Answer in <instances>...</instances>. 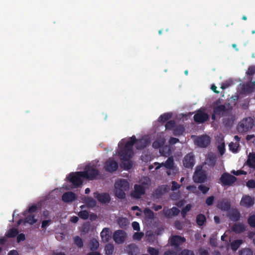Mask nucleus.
Listing matches in <instances>:
<instances>
[{"instance_id":"1","label":"nucleus","mask_w":255,"mask_h":255,"mask_svg":"<svg viewBox=\"0 0 255 255\" xmlns=\"http://www.w3.org/2000/svg\"><path fill=\"white\" fill-rule=\"evenodd\" d=\"M134 137L132 138V141L127 142L125 146L120 148L119 155L122 161L121 166L125 170H129L132 167V162L130 159L133 154V146L135 142Z\"/></svg>"},{"instance_id":"2","label":"nucleus","mask_w":255,"mask_h":255,"mask_svg":"<svg viewBox=\"0 0 255 255\" xmlns=\"http://www.w3.org/2000/svg\"><path fill=\"white\" fill-rule=\"evenodd\" d=\"M227 107L225 105L222 104V100L217 99L212 103L213 111L217 115V118L227 117L230 115L232 110V108L229 107L230 104H227Z\"/></svg>"},{"instance_id":"3","label":"nucleus","mask_w":255,"mask_h":255,"mask_svg":"<svg viewBox=\"0 0 255 255\" xmlns=\"http://www.w3.org/2000/svg\"><path fill=\"white\" fill-rule=\"evenodd\" d=\"M82 178H84V175L82 171L71 172L67 177L68 180L75 187H78L82 185L83 182Z\"/></svg>"},{"instance_id":"4","label":"nucleus","mask_w":255,"mask_h":255,"mask_svg":"<svg viewBox=\"0 0 255 255\" xmlns=\"http://www.w3.org/2000/svg\"><path fill=\"white\" fill-rule=\"evenodd\" d=\"M253 126V119L250 117H248L243 119L239 123L237 129L240 132H245L252 129Z\"/></svg>"},{"instance_id":"5","label":"nucleus","mask_w":255,"mask_h":255,"mask_svg":"<svg viewBox=\"0 0 255 255\" xmlns=\"http://www.w3.org/2000/svg\"><path fill=\"white\" fill-rule=\"evenodd\" d=\"M82 172L84 175V178L89 180L95 179L100 173L99 170L95 165L87 166L85 170Z\"/></svg>"},{"instance_id":"6","label":"nucleus","mask_w":255,"mask_h":255,"mask_svg":"<svg viewBox=\"0 0 255 255\" xmlns=\"http://www.w3.org/2000/svg\"><path fill=\"white\" fill-rule=\"evenodd\" d=\"M236 177L227 172L223 173L220 178V183L223 186H231L237 181Z\"/></svg>"},{"instance_id":"7","label":"nucleus","mask_w":255,"mask_h":255,"mask_svg":"<svg viewBox=\"0 0 255 255\" xmlns=\"http://www.w3.org/2000/svg\"><path fill=\"white\" fill-rule=\"evenodd\" d=\"M207 175L202 169H196L193 176L194 182L197 183H203L207 180Z\"/></svg>"},{"instance_id":"8","label":"nucleus","mask_w":255,"mask_h":255,"mask_svg":"<svg viewBox=\"0 0 255 255\" xmlns=\"http://www.w3.org/2000/svg\"><path fill=\"white\" fill-rule=\"evenodd\" d=\"M255 87V81L241 84L240 93L243 95H248L254 92Z\"/></svg>"},{"instance_id":"9","label":"nucleus","mask_w":255,"mask_h":255,"mask_svg":"<svg viewBox=\"0 0 255 255\" xmlns=\"http://www.w3.org/2000/svg\"><path fill=\"white\" fill-rule=\"evenodd\" d=\"M183 164L186 168L192 169L195 164V156L192 152L187 154L183 159Z\"/></svg>"},{"instance_id":"10","label":"nucleus","mask_w":255,"mask_h":255,"mask_svg":"<svg viewBox=\"0 0 255 255\" xmlns=\"http://www.w3.org/2000/svg\"><path fill=\"white\" fill-rule=\"evenodd\" d=\"M193 119L195 123L201 124L208 121L209 117L207 113L202 110H198L194 115Z\"/></svg>"},{"instance_id":"11","label":"nucleus","mask_w":255,"mask_h":255,"mask_svg":"<svg viewBox=\"0 0 255 255\" xmlns=\"http://www.w3.org/2000/svg\"><path fill=\"white\" fill-rule=\"evenodd\" d=\"M210 138L207 135L198 136L195 140L196 144L200 147H207L210 144Z\"/></svg>"},{"instance_id":"12","label":"nucleus","mask_w":255,"mask_h":255,"mask_svg":"<svg viewBox=\"0 0 255 255\" xmlns=\"http://www.w3.org/2000/svg\"><path fill=\"white\" fill-rule=\"evenodd\" d=\"M118 168V163L113 159L110 158L105 162V169L108 172L113 173Z\"/></svg>"},{"instance_id":"13","label":"nucleus","mask_w":255,"mask_h":255,"mask_svg":"<svg viewBox=\"0 0 255 255\" xmlns=\"http://www.w3.org/2000/svg\"><path fill=\"white\" fill-rule=\"evenodd\" d=\"M126 237V233L124 231L121 230L116 231L113 235V239L115 242L118 244L123 243Z\"/></svg>"},{"instance_id":"14","label":"nucleus","mask_w":255,"mask_h":255,"mask_svg":"<svg viewBox=\"0 0 255 255\" xmlns=\"http://www.w3.org/2000/svg\"><path fill=\"white\" fill-rule=\"evenodd\" d=\"M94 196L101 203H109L111 200L110 196L107 193H99L96 192L94 193Z\"/></svg>"},{"instance_id":"15","label":"nucleus","mask_w":255,"mask_h":255,"mask_svg":"<svg viewBox=\"0 0 255 255\" xmlns=\"http://www.w3.org/2000/svg\"><path fill=\"white\" fill-rule=\"evenodd\" d=\"M134 137L135 142L134 144H136V148L137 149L142 150L146 147L147 145L148 142L146 139L141 138L139 139H137L134 135L132 136L129 138V140L127 142H129L132 141V138Z\"/></svg>"},{"instance_id":"16","label":"nucleus","mask_w":255,"mask_h":255,"mask_svg":"<svg viewBox=\"0 0 255 255\" xmlns=\"http://www.w3.org/2000/svg\"><path fill=\"white\" fill-rule=\"evenodd\" d=\"M185 239L178 235L173 236L170 240V244L172 246L178 248L179 246L185 242Z\"/></svg>"},{"instance_id":"17","label":"nucleus","mask_w":255,"mask_h":255,"mask_svg":"<svg viewBox=\"0 0 255 255\" xmlns=\"http://www.w3.org/2000/svg\"><path fill=\"white\" fill-rule=\"evenodd\" d=\"M134 191L132 193V196L136 199H138L141 196L144 194L145 190L143 186L135 184L134 186Z\"/></svg>"},{"instance_id":"18","label":"nucleus","mask_w":255,"mask_h":255,"mask_svg":"<svg viewBox=\"0 0 255 255\" xmlns=\"http://www.w3.org/2000/svg\"><path fill=\"white\" fill-rule=\"evenodd\" d=\"M217 207L224 211H228L231 208V203L228 199H224L218 202Z\"/></svg>"},{"instance_id":"19","label":"nucleus","mask_w":255,"mask_h":255,"mask_svg":"<svg viewBox=\"0 0 255 255\" xmlns=\"http://www.w3.org/2000/svg\"><path fill=\"white\" fill-rule=\"evenodd\" d=\"M240 204L246 207H250L254 204V200L250 196L245 195L241 199Z\"/></svg>"},{"instance_id":"20","label":"nucleus","mask_w":255,"mask_h":255,"mask_svg":"<svg viewBox=\"0 0 255 255\" xmlns=\"http://www.w3.org/2000/svg\"><path fill=\"white\" fill-rule=\"evenodd\" d=\"M115 188H119L127 191L129 188V183L125 179H120L115 182Z\"/></svg>"},{"instance_id":"21","label":"nucleus","mask_w":255,"mask_h":255,"mask_svg":"<svg viewBox=\"0 0 255 255\" xmlns=\"http://www.w3.org/2000/svg\"><path fill=\"white\" fill-rule=\"evenodd\" d=\"M76 195L72 192H67L62 196V200L63 202L68 203L74 201L76 199Z\"/></svg>"},{"instance_id":"22","label":"nucleus","mask_w":255,"mask_h":255,"mask_svg":"<svg viewBox=\"0 0 255 255\" xmlns=\"http://www.w3.org/2000/svg\"><path fill=\"white\" fill-rule=\"evenodd\" d=\"M101 237L103 242H108L111 238L110 229L108 228L103 229L101 233Z\"/></svg>"},{"instance_id":"23","label":"nucleus","mask_w":255,"mask_h":255,"mask_svg":"<svg viewBox=\"0 0 255 255\" xmlns=\"http://www.w3.org/2000/svg\"><path fill=\"white\" fill-rule=\"evenodd\" d=\"M127 252L128 255H136L139 252L138 247L134 244H130L127 247Z\"/></svg>"},{"instance_id":"24","label":"nucleus","mask_w":255,"mask_h":255,"mask_svg":"<svg viewBox=\"0 0 255 255\" xmlns=\"http://www.w3.org/2000/svg\"><path fill=\"white\" fill-rule=\"evenodd\" d=\"M163 166L167 169H173L174 168V159L173 156L169 157L164 163L162 162L160 164V167Z\"/></svg>"},{"instance_id":"25","label":"nucleus","mask_w":255,"mask_h":255,"mask_svg":"<svg viewBox=\"0 0 255 255\" xmlns=\"http://www.w3.org/2000/svg\"><path fill=\"white\" fill-rule=\"evenodd\" d=\"M246 226L242 223H238L234 225L232 227V230L237 234L243 233L246 231Z\"/></svg>"},{"instance_id":"26","label":"nucleus","mask_w":255,"mask_h":255,"mask_svg":"<svg viewBox=\"0 0 255 255\" xmlns=\"http://www.w3.org/2000/svg\"><path fill=\"white\" fill-rule=\"evenodd\" d=\"M230 219L233 222L238 221L241 217V214L239 211L237 210H233L229 214Z\"/></svg>"},{"instance_id":"27","label":"nucleus","mask_w":255,"mask_h":255,"mask_svg":"<svg viewBox=\"0 0 255 255\" xmlns=\"http://www.w3.org/2000/svg\"><path fill=\"white\" fill-rule=\"evenodd\" d=\"M167 192V189L164 186H158L153 192L154 196L157 198L161 197L164 193Z\"/></svg>"},{"instance_id":"28","label":"nucleus","mask_w":255,"mask_h":255,"mask_svg":"<svg viewBox=\"0 0 255 255\" xmlns=\"http://www.w3.org/2000/svg\"><path fill=\"white\" fill-rule=\"evenodd\" d=\"M247 164L249 167L255 169V152L249 153Z\"/></svg>"},{"instance_id":"29","label":"nucleus","mask_w":255,"mask_h":255,"mask_svg":"<svg viewBox=\"0 0 255 255\" xmlns=\"http://www.w3.org/2000/svg\"><path fill=\"white\" fill-rule=\"evenodd\" d=\"M90 249L92 252L96 251L99 247V243L95 238L92 239L89 243Z\"/></svg>"},{"instance_id":"30","label":"nucleus","mask_w":255,"mask_h":255,"mask_svg":"<svg viewBox=\"0 0 255 255\" xmlns=\"http://www.w3.org/2000/svg\"><path fill=\"white\" fill-rule=\"evenodd\" d=\"M159 152L162 156H168L171 154L170 147L167 145L163 146L159 149Z\"/></svg>"},{"instance_id":"31","label":"nucleus","mask_w":255,"mask_h":255,"mask_svg":"<svg viewBox=\"0 0 255 255\" xmlns=\"http://www.w3.org/2000/svg\"><path fill=\"white\" fill-rule=\"evenodd\" d=\"M118 223L121 228H126L129 224V221L126 218L120 217L118 219Z\"/></svg>"},{"instance_id":"32","label":"nucleus","mask_w":255,"mask_h":255,"mask_svg":"<svg viewBox=\"0 0 255 255\" xmlns=\"http://www.w3.org/2000/svg\"><path fill=\"white\" fill-rule=\"evenodd\" d=\"M126 190L123 189L115 188V195L119 199H123L126 198Z\"/></svg>"},{"instance_id":"33","label":"nucleus","mask_w":255,"mask_h":255,"mask_svg":"<svg viewBox=\"0 0 255 255\" xmlns=\"http://www.w3.org/2000/svg\"><path fill=\"white\" fill-rule=\"evenodd\" d=\"M206 222L205 216L202 214L198 215L196 217V223L199 226H203Z\"/></svg>"},{"instance_id":"34","label":"nucleus","mask_w":255,"mask_h":255,"mask_svg":"<svg viewBox=\"0 0 255 255\" xmlns=\"http://www.w3.org/2000/svg\"><path fill=\"white\" fill-rule=\"evenodd\" d=\"M172 114L170 113H164L159 117L158 121L160 123H165L169 120L172 117Z\"/></svg>"},{"instance_id":"35","label":"nucleus","mask_w":255,"mask_h":255,"mask_svg":"<svg viewBox=\"0 0 255 255\" xmlns=\"http://www.w3.org/2000/svg\"><path fill=\"white\" fill-rule=\"evenodd\" d=\"M246 74L248 76H249V79L252 81L253 79V76L255 74V65L250 66L248 67Z\"/></svg>"},{"instance_id":"36","label":"nucleus","mask_w":255,"mask_h":255,"mask_svg":"<svg viewBox=\"0 0 255 255\" xmlns=\"http://www.w3.org/2000/svg\"><path fill=\"white\" fill-rule=\"evenodd\" d=\"M184 128L181 125H179L174 128L173 134L175 136L182 135L184 132Z\"/></svg>"},{"instance_id":"37","label":"nucleus","mask_w":255,"mask_h":255,"mask_svg":"<svg viewBox=\"0 0 255 255\" xmlns=\"http://www.w3.org/2000/svg\"><path fill=\"white\" fill-rule=\"evenodd\" d=\"M85 202L88 206L92 208L95 207L97 204L96 201L91 197H86Z\"/></svg>"},{"instance_id":"38","label":"nucleus","mask_w":255,"mask_h":255,"mask_svg":"<svg viewBox=\"0 0 255 255\" xmlns=\"http://www.w3.org/2000/svg\"><path fill=\"white\" fill-rule=\"evenodd\" d=\"M243 241L241 240H236L234 241L232 243H231V249L233 251H236L241 245Z\"/></svg>"},{"instance_id":"39","label":"nucleus","mask_w":255,"mask_h":255,"mask_svg":"<svg viewBox=\"0 0 255 255\" xmlns=\"http://www.w3.org/2000/svg\"><path fill=\"white\" fill-rule=\"evenodd\" d=\"M73 242L74 244L79 248H82L83 247V241L79 236H77L74 237Z\"/></svg>"},{"instance_id":"40","label":"nucleus","mask_w":255,"mask_h":255,"mask_svg":"<svg viewBox=\"0 0 255 255\" xmlns=\"http://www.w3.org/2000/svg\"><path fill=\"white\" fill-rule=\"evenodd\" d=\"M37 221V220L35 218V216L31 215L27 216L24 219L25 223H28L30 225H33L36 223Z\"/></svg>"},{"instance_id":"41","label":"nucleus","mask_w":255,"mask_h":255,"mask_svg":"<svg viewBox=\"0 0 255 255\" xmlns=\"http://www.w3.org/2000/svg\"><path fill=\"white\" fill-rule=\"evenodd\" d=\"M105 250L107 255H112L114 251V247L113 245L108 244L105 246Z\"/></svg>"},{"instance_id":"42","label":"nucleus","mask_w":255,"mask_h":255,"mask_svg":"<svg viewBox=\"0 0 255 255\" xmlns=\"http://www.w3.org/2000/svg\"><path fill=\"white\" fill-rule=\"evenodd\" d=\"M18 234V230L16 228H12L10 229L7 233L6 236L8 238H14Z\"/></svg>"},{"instance_id":"43","label":"nucleus","mask_w":255,"mask_h":255,"mask_svg":"<svg viewBox=\"0 0 255 255\" xmlns=\"http://www.w3.org/2000/svg\"><path fill=\"white\" fill-rule=\"evenodd\" d=\"M144 213L145 216L148 219H152L154 218V213L149 208H145L144 210Z\"/></svg>"},{"instance_id":"44","label":"nucleus","mask_w":255,"mask_h":255,"mask_svg":"<svg viewBox=\"0 0 255 255\" xmlns=\"http://www.w3.org/2000/svg\"><path fill=\"white\" fill-rule=\"evenodd\" d=\"M175 125L176 122L174 120H170L167 122L165 126L166 129L171 130L175 127Z\"/></svg>"},{"instance_id":"45","label":"nucleus","mask_w":255,"mask_h":255,"mask_svg":"<svg viewBox=\"0 0 255 255\" xmlns=\"http://www.w3.org/2000/svg\"><path fill=\"white\" fill-rule=\"evenodd\" d=\"M248 223L250 226L255 228V215H252L249 217Z\"/></svg>"},{"instance_id":"46","label":"nucleus","mask_w":255,"mask_h":255,"mask_svg":"<svg viewBox=\"0 0 255 255\" xmlns=\"http://www.w3.org/2000/svg\"><path fill=\"white\" fill-rule=\"evenodd\" d=\"M147 251L150 255H158L159 251L157 249L151 247L147 248Z\"/></svg>"},{"instance_id":"47","label":"nucleus","mask_w":255,"mask_h":255,"mask_svg":"<svg viewBox=\"0 0 255 255\" xmlns=\"http://www.w3.org/2000/svg\"><path fill=\"white\" fill-rule=\"evenodd\" d=\"M239 255H253V252L250 249H243L239 252Z\"/></svg>"},{"instance_id":"48","label":"nucleus","mask_w":255,"mask_h":255,"mask_svg":"<svg viewBox=\"0 0 255 255\" xmlns=\"http://www.w3.org/2000/svg\"><path fill=\"white\" fill-rule=\"evenodd\" d=\"M78 216L80 218L84 220H86L88 218L89 214L87 211L83 210L79 212Z\"/></svg>"},{"instance_id":"49","label":"nucleus","mask_w":255,"mask_h":255,"mask_svg":"<svg viewBox=\"0 0 255 255\" xmlns=\"http://www.w3.org/2000/svg\"><path fill=\"white\" fill-rule=\"evenodd\" d=\"M198 188L203 194H206L210 189L209 187L206 186L203 184L199 185Z\"/></svg>"},{"instance_id":"50","label":"nucleus","mask_w":255,"mask_h":255,"mask_svg":"<svg viewBox=\"0 0 255 255\" xmlns=\"http://www.w3.org/2000/svg\"><path fill=\"white\" fill-rule=\"evenodd\" d=\"M239 145V143L231 142L229 145L230 150L233 152H237Z\"/></svg>"},{"instance_id":"51","label":"nucleus","mask_w":255,"mask_h":255,"mask_svg":"<svg viewBox=\"0 0 255 255\" xmlns=\"http://www.w3.org/2000/svg\"><path fill=\"white\" fill-rule=\"evenodd\" d=\"M191 208V205L190 204H187L181 211V215L182 217H185L186 214L188 212Z\"/></svg>"},{"instance_id":"52","label":"nucleus","mask_w":255,"mask_h":255,"mask_svg":"<svg viewBox=\"0 0 255 255\" xmlns=\"http://www.w3.org/2000/svg\"><path fill=\"white\" fill-rule=\"evenodd\" d=\"M178 255H195L193 251L188 250L184 249L182 250Z\"/></svg>"},{"instance_id":"53","label":"nucleus","mask_w":255,"mask_h":255,"mask_svg":"<svg viewBox=\"0 0 255 255\" xmlns=\"http://www.w3.org/2000/svg\"><path fill=\"white\" fill-rule=\"evenodd\" d=\"M163 144V142L162 141L156 140L153 142L152 147L155 149L160 148Z\"/></svg>"},{"instance_id":"54","label":"nucleus","mask_w":255,"mask_h":255,"mask_svg":"<svg viewBox=\"0 0 255 255\" xmlns=\"http://www.w3.org/2000/svg\"><path fill=\"white\" fill-rule=\"evenodd\" d=\"M162 213L167 218H170L172 216L170 209L164 208L162 210Z\"/></svg>"},{"instance_id":"55","label":"nucleus","mask_w":255,"mask_h":255,"mask_svg":"<svg viewBox=\"0 0 255 255\" xmlns=\"http://www.w3.org/2000/svg\"><path fill=\"white\" fill-rule=\"evenodd\" d=\"M218 150L221 155H223L225 152V145L222 143L218 146Z\"/></svg>"},{"instance_id":"56","label":"nucleus","mask_w":255,"mask_h":255,"mask_svg":"<svg viewBox=\"0 0 255 255\" xmlns=\"http://www.w3.org/2000/svg\"><path fill=\"white\" fill-rule=\"evenodd\" d=\"M214 200L215 197L214 196H211L210 197H208L206 200V204L208 206H212L214 203Z\"/></svg>"},{"instance_id":"57","label":"nucleus","mask_w":255,"mask_h":255,"mask_svg":"<svg viewBox=\"0 0 255 255\" xmlns=\"http://www.w3.org/2000/svg\"><path fill=\"white\" fill-rule=\"evenodd\" d=\"M143 236V233L142 232H136L133 235V238L134 240H136L139 241L141 239L142 237Z\"/></svg>"},{"instance_id":"58","label":"nucleus","mask_w":255,"mask_h":255,"mask_svg":"<svg viewBox=\"0 0 255 255\" xmlns=\"http://www.w3.org/2000/svg\"><path fill=\"white\" fill-rule=\"evenodd\" d=\"M247 186L249 188H255V180H249L246 183Z\"/></svg>"},{"instance_id":"59","label":"nucleus","mask_w":255,"mask_h":255,"mask_svg":"<svg viewBox=\"0 0 255 255\" xmlns=\"http://www.w3.org/2000/svg\"><path fill=\"white\" fill-rule=\"evenodd\" d=\"M171 190L172 191L176 190L179 189L181 187V185H179L177 182L175 181H172Z\"/></svg>"},{"instance_id":"60","label":"nucleus","mask_w":255,"mask_h":255,"mask_svg":"<svg viewBox=\"0 0 255 255\" xmlns=\"http://www.w3.org/2000/svg\"><path fill=\"white\" fill-rule=\"evenodd\" d=\"M187 189L196 194H198L196 187L195 185H190L187 187Z\"/></svg>"},{"instance_id":"61","label":"nucleus","mask_w":255,"mask_h":255,"mask_svg":"<svg viewBox=\"0 0 255 255\" xmlns=\"http://www.w3.org/2000/svg\"><path fill=\"white\" fill-rule=\"evenodd\" d=\"M231 173L235 175H237V176L240 175H246L247 174V172L245 171L244 170H237V171L233 170V171H232Z\"/></svg>"},{"instance_id":"62","label":"nucleus","mask_w":255,"mask_h":255,"mask_svg":"<svg viewBox=\"0 0 255 255\" xmlns=\"http://www.w3.org/2000/svg\"><path fill=\"white\" fill-rule=\"evenodd\" d=\"M172 216H177L179 214L180 210L176 207H173L170 209Z\"/></svg>"},{"instance_id":"63","label":"nucleus","mask_w":255,"mask_h":255,"mask_svg":"<svg viewBox=\"0 0 255 255\" xmlns=\"http://www.w3.org/2000/svg\"><path fill=\"white\" fill-rule=\"evenodd\" d=\"M132 227L135 231H139L140 230L139 224L137 222H132Z\"/></svg>"},{"instance_id":"64","label":"nucleus","mask_w":255,"mask_h":255,"mask_svg":"<svg viewBox=\"0 0 255 255\" xmlns=\"http://www.w3.org/2000/svg\"><path fill=\"white\" fill-rule=\"evenodd\" d=\"M37 210V206L36 205H33L28 208L27 210L28 213L32 214L34 213Z\"/></svg>"}]
</instances>
